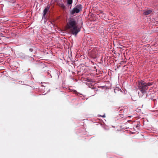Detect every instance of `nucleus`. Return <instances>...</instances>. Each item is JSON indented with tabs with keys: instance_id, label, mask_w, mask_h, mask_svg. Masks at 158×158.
Listing matches in <instances>:
<instances>
[{
	"instance_id": "obj_1",
	"label": "nucleus",
	"mask_w": 158,
	"mask_h": 158,
	"mask_svg": "<svg viewBox=\"0 0 158 158\" xmlns=\"http://www.w3.org/2000/svg\"><path fill=\"white\" fill-rule=\"evenodd\" d=\"M78 21L75 17H70L68 19L67 27L70 30L71 34L76 36L78 33L81 30V27H78Z\"/></svg>"
},
{
	"instance_id": "obj_2",
	"label": "nucleus",
	"mask_w": 158,
	"mask_h": 158,
	"mask_svg": "<svg viewBox=\"0 0 158 158\" xmlns=\"http://www.w3.org/2000/svg\"><path fill=\"white\" fill-rule=\"evenodd\" d=\"M152 84V82H146L142 80L139 81L137 84V85L138 89L140 90L142 94L140 95L139 93V96L142 97L143 94L145 93L148 87L151 85Z\"/></svg>"
},
{
	"instance_id": "obj_3",
	"label": "nucleus",
	"mask_w": 158,
	"mask_h": 158,
	"mask_svg": "<svg viewBox=\"0 0 158 158\" xmlns=\"http://www.w3.org/2000/svg\"><path fill=\"white\" fill-rule=\"evenodd\" d=\"M82 6L81 5H77L72 10L70 11V14L71 15H73L75 13H78L82 10Z\"/></svg>"
},
{
	"instance_id": "obj_4",
	"label": "nucleus",
	"mask_w": 158,
	"mask_h": 158,
	"mask_svg": "<svg viewBox=\"0 0 158 158\" xmlns=\"http://www.w3.org/2000/svg\"><path fill=\"white\" fill-rule=\"evenodd\" d=\"M48 8H45L43 11V17H44L46 15L47 12L49 9V6H47Z\"/></svg>"
},
{
	"instance_id": "obj_5",
	"label": "nucleus",
	"mask_w": 158,
	"mask_h": 158,
	"mask_svg": "<svg viewBox=\"0 0 158 158\" xmlns=\"http://www.w3.org/2000/svg\"><path fill=\"white\" fill-rule=\"evenodd\" d=\"M59 6L64 9H65L66 8V6L64 5L63 2H61V3H60Z\"/></svg>"
},
{
	"instance_id": "obj_6",
	"label": "nucleus",
	"mask_w": 158,
	"mask_h": 158,
	"mask_svg": "<svg viewBox=\"0 0 158 158\" xmlns=\"http://www.w3.org/2000/svg\"><path fill=\"white\" fill-rule=\"evenodd\" d=\"M152 12V11L151 10H148L144 12V14L145 15H148L150 14Z\"/></svg>"
},
{
	"instance_id": "obj_7",
	"label": "nucleus",
	"mask_w": 158,
	"mask_h": 158,
	"mask_svg": "<svg viewBox=\"0 0 158 158\" xmlns=\"http://www.w3.org/2000/svg\"><path fill=\"white\" fill-rule=\"evenodd\" d=\"M50 71H48L46 72V74L48 76V77L49 78H51L52 77V76L51 74L50 73Z\"/></svg>"
},
{
	"instance_id": "obj_8",
	"label": "nucleus",
	"mask_w": 158,
	"mask_h": 158,
	"mask_svg": "<svg viewBox=\"0 0 158 158\" xmlns=\"http://www.w3.org/2000/svg\"><path fill=\"white\" fill-rule=\"evenodd\" d=\"M73 3V0H67V4L71 5Z\"/></svg>"
},
{
	"instance_id": "obj_9",
	"label": "nucleus",
	"mask_w": 158,
	"mask_h": 158,
	"mask_svg": "<svg viewBox=\"0 0 158 158\" xmlns=\"http://www.w3.org/2000/svg\"><path fill=\"white\" fill-rule=\"evenodd\" d=\"M29 51L31 52H32L33 51V49L32 48H30L29 49Z\"/></svg>"
},
{
	"instance_id": "obj_10",
	"label": "nucleus",
	"mask_w": 158,
	"mask_h": 158,
	"mask_svg": "<svg viewBox=\"0 0 158 158\" xmlns=\"http://www.w3.org/2000/svg\"><path fill=\"white\" fill-rule=\"evenodd\" d=\"M100 116H101L102 117H103V118H104V117H105V114H104V115H102V116L101 115H100Z\"/></svg>"
}]
</instances>
